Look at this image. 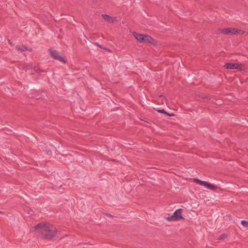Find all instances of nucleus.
Listing matches in <instances>:
<instances>
[{
    "label": "nucleus",
    "mask_w": 248,
    "mask_h": 248,
    "mask_svg": "<svg viewBox=\"0 0 248 248\" xmlns=\"http://www.w3.org/2000/svg\"><path fill=\"white\" fill-rule=\"evenodd\" d=\"M3 212L0 211V214H2Z\"/></svg>",
    "instance_id": "dca6fc26"
},
{
    "label": "nucleus",
    "mask_w": 248,
    "mask_h": 248,
    "mask_svg": "<svg viewBox=\"0 0 248 248\" xmlns=\"http://www.w3.org/2000/svg\"><path fill=\"white\" fill-rule=\"evenodd\" d=\"M49 51L50 55L53 58L64 63H66V61L62 57L59 52L52 50H49Z\"/></svg>",
    "instance_id": "39448f33"
},
{
    "label": "nucleus",
    "mask_w": 248,
    "mask_h": 248,
    "mask_svg": "<svg viewBox=\"0 0 248 248\" xmlns=\"http://www.w3.org/2000/svg\"><path fill=\"white\" fill-rule=\"evenodd\" d=\"M133 34L140 43L146 42L152 43L154 41V39L148 35L140 34L136 32H134Z\"/></svg>",
    "instance_id": "f03ea898"
},
{
    "label": "nucleus",
    "mask_w": 248,
    "mask_h": 248,
    "mask_svg": "<svg viewBox=\"0 0 248 248\" xmlns=\"http://www.w3.org/2000/svg\"><path fill=\"white\" fill-rule=\"evenodd\" d=\"M102 16L105 20L110 23H113L114 21L117 20L116 17H111L109 16L106 14H103Z\"/></svg>",
    "instance_id": "0eeeda50"
},
{
    "label": "nucleus",
    "mask_w": 248,
    "mask_h": 248,
    "mask_svg": "<svg viewBox=\"0 0 248 248\" xmlns=\"http://www.w3.org/2000/svg\"><path fill=\"white\" fill-rule=\"evenodd\" d=\"M202 186H205L208 188L213 190H217V189L218 188V187L217 186L208 183L206 181H204L203 184H202Z\"/></svg>",
    "instance_id": "6e6552de"
},
{
    "label": "nucleus",
    "mask_w": 248,
    "mask_h": 248,
    "mask_svg": "<svg viewBox=\"0 0 248 248\" xmlns=\"http://www.w3.org/2000/svg\"><path fill=\"white\" fill-rule=\"evenodd\" d=\"M94 44L99 46L100 48H102V46L98 43H95Z\"/></svg>",
    "instance_id": "2eb2a0df"
},
{
    "label": "nucleus",
    "mask_w": 248,
    "mask_h": 248,
    "mask_svg": "<svg viewBox=\"0 0 248 248\" xmlns=\"http://www.w3.org/2000/svg\"><path fill=\"white\" fill-rule=\"evenodd\" d=\"M157 111L160 112V113H163V114H165L168 116H173V114H170L169 113H168L167 112H166L164 109H158L157 110Z\"/></svg>",
    "instance_id": "1a4fd4ad"
},
{
    "label": "nucleus",
    "mask_w": 248,
    "mask_h": 248,
    "mask_svg": "<svg viewBox=\"0 0 248 248\" xmlns=\"http://www.w3.org/2000/svg\"><path fill=\"white\" fill-rule=\"evenodd\" d=\"M224 66L227 69H237L239 71H244L245 70L244 65L236 63L227 62L225 63Z\"/></svg>",
    "instance_id": "20e7f679"
},
{
    "label": "nucleus",
    "mask_w": 248,
    "mask_h": 248,
    "mask_svg": "<svg viewBox=\"0 0 248 248\" xmlns=\"http://www.w3.org/2000/svg\"><path fill=\"white\" fill-rule=\"evenodd\" d=\"M203 182H204V181L200 180V182H199V183H198V184H199V185H200L202 186V184H203Z\"/></svg>",
    "instance_id": "4468645a"
},
{
    "label": "nucleus",
    "mask_w": 248,
    "mask_h": 248,
    "mask_svg": "<svg viewBox=\"0 0 248 248\" xmlns=\"http://www.w3.org/2000/svg\"><path fill=\"white\" fill-rule=\"evenodd\" d=\"M220 31L223 34L227 35L242 34L244 32L242 30L231 28L221 29Z\"/></svg>",
    "instance_id": "7ed1b4c3"
},
{
    "label": "nucleus",
    "mask_w": 248,
    "mask_h": 248,
    "mask_svg": "<svg viewBox=\"0 0 248 248\" xmlns=\"http://www.w3.org/2000/svg\"><path fill=\"white\" fill-rule=\"evenodd\" d=\"M241 224L242 225H243L245 227L248 228V221L243 220L241 221Z\"/></svg>",
    "instance_id": "f8f14e48"
},
{
    "label": "nucleus",
    "mask_w": 248,
    "mask_h": 248,
    "mask_svg": "<svg viewBox=\"0 0 248 248\" xmlns=\"http://www.w3.org/2000/svg\"><path fill=\"white\" fill-rule=\"evenodd\" d=\"M200 180H199L198 179H194V182L196 183L197 184H198L199 183V182H200Z\"/></svg>",
    "instance_id": "ddd939ff"
},
{
    "label": "nucleus",
    "mask_w": 248,
    "mask_h": 248,
    "mask_svg": "<svg viewBox=\"0 0 248 248\" xmlns=\"http://www.w3.org/2000/svg\"><path fill=\"white\" fill-rule=\"evenodd\" d=\"M182 209H178L173 213V216L177 220L184 218L182 216Z\"/></svg>",
    "instance_id": "423d86ee"
},
{
    "label": "nucleus",
    "mask_w": 248,
    "mask_h": 248,
    "mask_svg": "<svg viewBox=\"0 0 248 248\" xmlns=\"http://www.w3.org/2000/svg\"><path fill=\"white\" fill-rule=\"evenodd\" d=\"M35 230L41 234V237L45 239L50 240L57 234V228L49 223H40L34 227Z\"/></svg>",
    "instance_id": "f257e3e1"
},
{
    "label": "nucleus",
    "mask_w": 248,
    "mask_h": 248,
    "mask_svg": "<svg viewBox=\"0 0 248 248\" xmlns=\"http://www.w3.org/2000/svg\"><path fill=\"white\" fill-rule=\"evenodd\" d=\"M93 1L94 2H95V1H97V0H93Z\"/></svg>",
    "instance_id": "f3484780"
},
{
    "label": "nucleus",
    "mask_w": 248,
    "mask_h": 248,
    "mask_svg": "<svg viewBox=\"0 0 248 248\" xmlns=\"http://www.w3.org/2000/svg\"><path fill=\"white\" fill-rule=\"evenodd\" d=\"M17 49L18 50H20L21 51H24L25 50H26L27 49V47L26 46H22V47H20V46H17L16 47Z\"/></svg>",
    "instance_id": "9b49d317"
},
{
    "label": "nucleus",
    "mask_w": 248,
    "mask_h": 248,
    "mask_svg": "<svg viewBox=\"0 0 248 248\" xmlns=\"http://www.w3.org/2000/svg\"><path fill=\"white\" fill-rule=\"evenodd\" d=\"M108 215V216H109V217H110V216H111V215H110V214H109V215Z\"/></svg>",
    "instance_id": "a211bd4d"
},
{
    "label": "nucleus",
    "mask_w": 248,
    "mask_h": 248,
    "mask_svg": "<svg viewBox=\"0 0 248 248\" xmlns=\"http://www.w3.org/2000/svg\"><path fill=\"white\" fill-rule=\"evenodd\" d=\"M167 220L169 221H173L177 220L174 217L173 215L170 217H167Z\"/></svg>",
    "instance_id": "9d476101"
}]
</instances>
